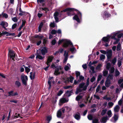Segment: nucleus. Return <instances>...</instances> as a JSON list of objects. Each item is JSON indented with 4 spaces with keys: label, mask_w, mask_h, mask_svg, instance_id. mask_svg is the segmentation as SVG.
<instances>
[{
    "label": "nucleus",
    "mask_w": 123,
    "mask_h": 123,
    "mask_svg": "<svg viewBox=\"0 0 123 123\" xmlns=\"http://www.w3.org/2000/svg\"><path fill=\"white\" fill-rule=\"evenodd\" d=\"M111 66V64L110 62L108 63L106 65V69L108 70L109 69L110 67Z\"/></svg>",
    "instance_id": "de8ad7c7"
},
{
    "label": "nucleus",
    "mask_w": 123,
    "mask_h": 123,
    "mask_svg": "<svg viewBox=\"0 0 123 123\" xmlns=\"http://www.w3.org/2000/svg\"><path fill=\"white\" fill-rule=\"evenodd\" d=\"M114 104L113 103L111 102H110L108 103V105L109 108H111L112 107Z\"/></svg>",
    "instance_id": "ea45409f"
},
{
    "label": "nucleus",
    "mask_w": 123,
    "mask_h": 123,
    "mask_svg": "<svg viewBox=\"0 0 123 123\" xmlns=\"http://www.w3.org/2000/svg\"><path fill=\"white\" fill-rule=\"evenodd\" d=\"M30 77L31 80L34 79L35 78V73H33L32 72H31L30 73Z\"/></svg>",
    "instance_id": "a878e982"
},
{
    "label": "nucleus",
    "mask_w": 123,
    "mask_h": 123,
    "mask_svg": "<svg viewBox=\"0 0 123 123\" xmlns=\"http://www.w3.org/2000/svg\"><path fill=\"white\" fill-rule=\"evenodd\" d=\"M109 118L107 116L103 117L101 120V122L102 123H105Z\"/></svg>",
    "instance_id": "f3484780"
},
{
    "label": "nucleus",
    "mask_w": 123,
    "mask_h": 123,
    "mask_svg": "<svg viewBox=\"0 0 123 123\" xmlns=\"http://www.w3.org/2000/svg\"><path fill=\"white\" fill-rule=\"evenodd\" d=\"M43 36L42 35H35L34 37L35 38H38L39 39H43Z\"/></svg>",
    "instance_id": "c85d7f7f"
},
{
    "label": "nucleus",
    "mask_w": 123,
    "mask_h": 123,
    "mask_svg": "<svg viewBox=\"0 0 123 123\" xmlns=\"http://www.w3.org/2000/svg\"><path fill=\"white\" fill-rule=\"evenodd\" d=\"M2 15L3 16V17H5L6 18H7L8 17V15L5 13H3L2 14Z\"/></svg>",
    "instance_id": "774afa93"
},
{
    "label": "nucleus",
    "mask_w": 123,
    "mask_h": 123,
    "mask_svg": "<svg viewBox=\"0 0 123 123\" xmlns=\"http://www.w3.org/2000/svg\"><path fill=\"white\" fill-rule=\"evenodd\" d=\"M102 66V64H98L96 68V70L98 71H100L101 70L100 68Z\"/></svg>",
    "instance_id": "bb28decb"
},
{
    "label": "nucleus",
    "mask_w": 123,
    "mask_h": 123,
    "mask_svg": "<svg viewBox=\"0 0 123 123\" xmlns=\"http://www.w3.org/2000/svg\"><path fill=\"white\" fill-rule=\"evenodd\" d=\"M25 21H23L22 24L19 27L18 29V30L20 31L21 30L23 26L24 25H25Z\"/></svg>",
    "instance_id": "c9c22d12"
},
{
    "label": "nucleus",
    "mask_w": 123,
    "mask_h": 123,
    "mask_svg": "<svg viewBox=\"0 0 123 123\" xmlns=\"http://www.w3.org/2000/svg\"><path fill=\"white\" fill-rule=\"evenodd\" d=\"M117 64L118 67H120L122 65V62L121 60H118L117 61Z\"/></svg>",
    "instance_id": "09e8293b"
},
{
    "label": "nucleus",
    "mask_w": 123,
    "mask_h": 123,
    "mask_svg": "<svg viewBox=\"0 0 123 123\" xmlns=\"http://www.w3.org/2000/svg\"><path fill=\"white\" fill-rule=\"evenodd\" d=\"M115 71V68L114 67H112L109 70V72L110 74H112Z\"/></svg>",
    "instance_id": "e433bc0d"
},
{
    "label": "nucleus",
    "mask_w": 123,
    "mask_h": 123,
    "mask_svg": "<svg viewBox=\"0 0 123 123\" xmlns=\"http://www.w3.org/2000/svg\"><path fill=\"white\" fill-rule=\"evenodd\" d=\"M113 78V75L112 74H110L108 76L107 79H108L110 80H112Z\"/></svg>",
    "instance_id": "a19ab883"
},
{
    "label": "nucleus",
    "mask_w": 123,
    "mask_h": 123,
    "mask_svg": "<svg viewBox=\"0 0 123 123\" xmlns=\"http://www.w3.org/2000/svg\"><path fill=\"white\" fill-rule=\"evenodd\" d=\"M21 79L23 84L25 85H27V82L28 80L27 76L26 75L21 76Z\"/></svg>",
    "instance_id": "6e6552de"
},
{
    "label": "nucleus",
    "mask_w": 123,
    "mask_h": 123,
    "mask_svg": "<svg viewBox=\"0 0 123 123\" xmlns=\"http://www.w3.org/2000/svg\"><path fill=\"white\" fill-rule=\"evenodd\" d=\"M40 10L42 9V10L45 11L46 13L47 12L49 11V9L48 8L45 7L44 8H40Z\"/></svg>",
    "instance_id": "a18cd8bd"
},
{
    "label": "nucleus",
    "mask_w": 123,
    "mask_h": 123,
    "mask_svg": "<svg viewBox=\"0 0 123 123\" xmlns=\"http://www.w3.org/2000/svg\"><path fill=\"white\" fill-rule=\"evenodd\" d=\"M62 43H63V46L65 48L68 47L69 45H71V47L70 48V50L73 54L76 52V50L70 41L66 39L59 40L58 42V44H60Z\"/></svg>",
    "instance_id": "f257e3e1"
},
{
    "label": "nucleus",
    "mask_w": 123,
    "mask_h": 123,
    "mask_svg": "<svg viewBox=\"0 0 123 123\" xmlns=\"http://www.w3.org/2000/svg\"><path fill=\"white\" fill-rule=\"evenodd\" d=\"M100 89V85H98L96 89V93H97L99 91Z\"/></svg>",
    "instance_id": "5fc2aeb1"
},
{
    "label": "nucleus",
    "mask_w": 123,
    "mask_h": 123,
    "mask_svg": "<svg viewBox=\"0 0 123 123\" xmlns=\"http://www.w3.org/2000/svg\"><path fill=\"white\" fill-rule=\"evenodd\" d=\"M63 11H62L60 13H59L57 12H56L54 13V18L56 22H58L59 18L62 16V13L63 12Z\"/></svg>",
    "instance_id": "0eeeda50"
},
{
    "label": "nucleus",
    "mask_w": 123,
    "mask_h": 123,
    "mask_svg": "<svg viewBox=\"0 0 123 123\" xmlns=\"http://www.w3.org/2000/svg\"><path fill=\"white\" fill-rule=\"evenodd\" d=\"M115 76L117 77L120 74V73L118 71L117 69H116L115 71Z\"/></svg>",
    "instance_id": "4c0bfd02"
},
{
    "label": "nucleus",
    "mask_w": 123,
    "mask_h": 123,
    "mask_svg": "<svg viewBox=\"0 0 123 123\" xmlns=\"http://www.w3.org/2000/svg\"><path fill=\"white\" fill-rule=\"evenodd\" d=\"M87 118L89 120H91L92 119L93 116L91 114H89L88 115Z\"/></svg>",
    "instance_id": "8fccbe9b"
},
{
    "label": "nucleus",
    "mask_w": 123,
    "mask_h": 123,
    "mask_svg": "<svg viewBox=\"0 0 123 123\" xmlns=\"http://www.w3.org/2000/svg\"><path fill=\"white\" fill-rule=\"evenodd\" d=\"M53 58V57L52 56H49L48 57L47 60L46 62V64L47 65H49V66H50V63L52 62Z\"/></svg>",
    "instance_id": "9b49d317"
},
{
    "label": "nucleus",
    "mask_w": 123,
    "mask_h": 123,
    "mask_svg": "<svg viewBox=\"0 0 123 123\" xmlns=\"http://www.w3.org/2000/svg\"><path fill=\"white\" fill-rule=\"evenodd\" d=\"M103 76L104 77L106 76L107 75L108 73V70H104L103 71Z\"/></svg>",
    "instance_id": "473e14b6"
},
{
    "label": "nucleus",
    "mask_w": 123,
    "mask_h": 123,
    "mask_svg": "<svg viewBox=\"0 0 123 123\" xmlns=\"http://www.w3.org/2000/svg\"><path fill=\"white\" fill-rule=\"evenodd\" d=\"M107 110L106 109L102 110L101 113V115L104 116L105 115L106 113Z\"/></svg>",
    "instance_id": "f704fd0d"
},
{
    "label": "nucleus",
    "mask_w": 123,
    "mask_h": 123,
    "mask_svg": "<svg viewBox=\"0 0 123 123\" xmlns=\"http://www.w3.org/2000/svg\"><path fill=\"white\" fill-rule=\"evenodd\" d=\"M55 25V24L54 22L51 23L50 24V26L52 27H54Z\"/></svg>",
    "instance_id": "3c124183"
},
{
    "label": "nucleus",
    "mask_w": 123,
    "mask_h": 123,
    "mask_svg": "<svg viewBox=\"0 0 123 123\" xmlns=\"http://www.w3.org/2000/svg\"><path fill=\"white\" fill-rule=\"evenodd\" d=\"M92 122L93 123H99V122L97 119H95L93 120Z\"/></svg>",
    "instance_id": "864d4df0"
},
{
    "label": "nucleus",
    "mask_w": 123,
    "mask_h": 123,
    "mask_svg": "<svg viewBox=\"0 0 123 123\" xmlns=\"http://www.w3.org/2000/svg\"><path fill=\"white\" fill-rule=\"evenodd\" d=\"M120 107L118 105H116L114 108V111L115 113H117L119 111Z\"/></svg>",
    "instance_id": "5701e85b"
},
{
    "label": "nucleus",
    "mask_w": 123,
    "mask_h": 123,
    "mask_svg": "<svg viewBox=\"0 0 123 123\" xmlns=\"http://www.w3.org/2000/svg\"><path fill=\"white\" fill-rule=\"evenodd\" d=\"M74 117L76 119L78 120H79L80 118V113H76L74 115Z\"/></svg>",
    "instance_id": "412c9836"
},
{
    "label": "nucleus",
    "mask_w": 123,
    "mask_h": 123,
    "mask_svg": "<svg viewBox=\"0 0 123 123\" xmlns=\"http://www.w3.org/2000/svg\"><path fill=\"white\" fill-rule=\"evenodd\" d=\"M62 115V112L61 111V110H59L57 112V117H60Z\"/></svg>",
    "instance_id": "c756f323"
},
{
    "label": "nucleus",
    "mask_w": 123,
    "mask_h": 123,
    "mask_svg": "<svg viewBox=\"0 0 123 123\" xmlns=\"http://www.w3.org/2000/svg\"><path fill=\"white\" fill-rule=\"evenodd\" d=\"M121 49V45L120 43H119L117 48V51H119Z\"/></svg>",
    "instance_id": "2f4dec72"
},
{
    "label": "nucleus",
    "mask_w": 123,
    "mask_h": 123,
    "mask_svg": "<svg viewBox=\"0 0 123 123\" xmlns=\"http://www.w3.org/2000/svg\"><path fill=\"white\" fill-rule=\"evenodd\" d=\"M68 98H61L60 100V105H61V103H63L66 102H67L68 101Z\"/></svg>",
    "instance_id": "4468645a"
},
{
    "label": "nucleus",
    "mask_w": 123,
    "mask_h": 123,
    "mask_svg": "<svg viewBox=\"0 0 123 123\" xmlns=\"http://www.w3.org/2000/svg\"><path fill=\"white\" fill-rule=\"evenodd\" d=\"M107 116L109 118L111 117L112 115L111 111L110 110H109L107 111Z\"/></svg>",
    "instance_id": "4be33fe9"
},
{
    "label": "nucleus",
    "mask_w": 123,
    "mask_h": 123,
    "mask_svg": "<svg viewBox=\"0 0 123 123\" xmlns=\"http://www.w3.org/2000/svg\"><path fill=\"white\" fill-rule=\"evenodd\" d=\"M105 56L104 55L101 54L100 57V60H102L103 61H104V60L105 58Z\"/></svg>",
    "instance_id": "72a5a7b5"
},
{
    "label": "nucleus",
    "mask_w": 123,
    "mask_h": 123,
    "mask_svg": "<svg viewBox=\"0 0 123 123\" xmlns=\"http://www.w3.org/2000/svg\"><path fill=\"white\" fill-rule=\"evenodd\" d=\"M79 79L78 80V82H80L82 80H83L84 79V77L80 75L79 77Z\"/></svg>",
    "instance_id": "79ce46f5"
},
{
    "label": "nucleus",
    "mask_w": 123,
    "mask_h": 123,
    "mask_svg": "<svg viewBox=\"0 0 123 123\" xmlns=\"http://www.w3.org/2000/svg\"><path fill=\"white\" fill-rule=\"evenodd\" d=\"M3 28H5V27H7L8 25V23L6 22L2 21L0 24Z\"/></svg>",
    "instance_id": "a211bd4d"
},
{
    "label": "nucleus",
    "mask_w": 123,
    "mask_h": 123,
    "mask_svg": "<svg viewBox=\"0 0 123 123\" xmlns=\"http://www.w3.org/2000/svg\"><path fill=\"white\" fill-rule=\"evenodd\" d=\"M117 61V57H115L111 61V63L113 65H115Z\"/></svg>",
    "instance_id": "b1692460"
},
{
    "label": "nucleus",
    "mask_w": 123,
    "mask_h": 123,
    "mask_svg": "<svg viewBox=\"0 0 123 123\" xmlns=\"http://www.w3.org/2000/svg\"><path fill=\"white\" fill-rule=\"evenodd\" d=\"M111 80H110L107 79L105 83V85L107 87H109L111 84Z\"/></svg>",
    "instance_id": "6ab92c4d"
},
{
    "label": "nucleus",
    "mask_w": 123,
    "mask_h": 123,
    "mask_svg": "<svg viewBox=\"0 0 123 123\" xmlns=\"http://www.w3.org/2000/svg\"><path fill=\"white\" fill-rule=\"evenodd\" d=\"M13 12V10L12 8L10 9L8 11V13L11 14V15L12 14V13Z\"/></svg>",
    "instance_id": "4d7b16f0"
},
{
    "label": "nucleus",
    "mask_w": 123,
    "mask_h": 123,
    "mask_svg": "<svg viewBox=\"0 0 123 123\" xmlns=\"http://www.w3.org/2000/svg\"><path fill=\"white\" fill-rule=\"evenodd\" d=\"M25 70L26 72L28 74L30 71V69L27 67H25Z\"/></svg>",
    "instance_id": "49530a36"
},
{
    "label": "nucleus",
    "mask_w": 123,
    "mask_h": 123,
    "mask_svg": "<svg viewBox=\"0 0 123 123\" xmlns=\"http://www.w3.org/2000/svg\"><path fill=\"white\" fill-rule=\"evenodd\" d=\"M41 52L43 55H44L47 52V50L46 47H44L42 49Z\"/></svg>",
    "instance_id": "aec40b11"
},
{
    "label": "nucleus",
    "mask_w": 123,
    "mask_h": 123,
    "mask_svg": "<svg viewBox=\"0 0 123 123\" xmlns=\"http://www.w3.org/2000/svg\"><path fill=\"white\" fill-rule=\"evenodd\" d=\"M52 119V117L51 116H49L47 117V120L48 121H49V123L51 120Z\"/></svg>",
    "instance_id": "6e6d98bb"
},
{
    "label": "nucleus",
    "mask_w": 123,
    "mask_h": 123,
    "mask_svg": "<svg viewBox=\"0 0 123 123\" xmlns=\"http://www.w3.org/2000/svg\"><path fill=\"white\" fill-rule=\"evenodd\" d=\"M51 67L52 68H56L54 72V74L56 75H57L59 74L60 73L62 68L61 66H59L57 67L56 66L55 64L53 63L51 66Z\"/></svg>",
    "instance_id": "20e7f679"
},
{
    "label": "nucleus",
    "mask_w": 123,
    "mask_h": 123,
    "mask_svg": "<svg viewBox=\"0 0 123 123\" xmlns=\"http://www.w3.org/2000/svg\"><path fill=\"white\" fill-rule=\"evenodd\" d=\"M68 51H65L64 55L65 57L64 60L63 61L64 63H65L67 62L68 57Z\"/></svg>",
    "instance_id": "9d476101"
},
{
    "label": "nucleus",
    "mask_w": 123,
    "mask_h": 123,
    "mask_svg": "<svg viewBox=\"0 0 123 123\" xmlns=\"http://www.w3.org/2000/svg\"><path fill=\"white\" fill-rule=\"evenodd\" d=\"M57 31L55 30H52L51 32V33L52 34H55L57 33Z\"/></svg>",
    "instance_id": "680f3d73"
},
{
    "label": "nucleus",
    "mask_w": 123,
    "mask_h": 123,
    "mask_svg": "<svg viewBox=\"0 0 123 123\" xmlns=\"http://www.w3.org/2000/svg\"><path fill=\"white\" fill-rule=\"evenodd\" d=\"M20 117V115L19 114L16 113L15 115L12 116V117L14 119H16Z\"/></svg>",
    "instance_id": "58836bf2"
},
{
    "label": "nucleus",
    "mask_w": 123,
    "mask_h": 123,
    "mask_svg": "<svg viewBox=\"0 0 123 123\" xmlns=\"http://www.w3.org/2000/svg\"><path fill=\"white\" fill-rule=\"evenodd\" d=\"M71 66L68 63L67 65L65 66L64 67V69L65 70L67 71L70 69Z\"/></svg>",
    "instance_id": "393cba45"
},
{
    "label": "nucleus",
    "mask_w": 123,
    "mask_h": 123,
    "mask_svg": "<svg viewBox=\"0 0 123 123\" xmlns=\"http://www.w3.org/2000/svg\"><path fill=\"white\" fill-rule=\"evenodd\" d=\"M82 98V97L80 96L79 95L77 96L76 98V99L78 101L80 99Z\"/></svg>",
    "instance_id": "e2e57ef3"
},
{
    "label": "nucleus",
    "mask_w": 123,
    "mask_h": 123,
    "mask_svg": "<svg viewBox=\"0 0 123 123\" xmlns=\"http://www.w3.org/2000/svg\"><path fill=\"white\" fill-rule=\"evenodd\" d=\"M15 84L18 87L20 86L21 85L20 82L19 81H17L15 82Z\"/></svg>",
    "instance_id": "37998d69"
},
{
    "label": "nucleus",
    "mask_w": 123,
    "mask_h": 123,
    "mask_svg": "<svg viewBox=\"0 0 123 123\" xmlns=\"http://www.w3.org/2000/svg\"><path fill=\"white\" fill-rule=\"evenodd\" d=\"M120 32V31H117L113 32L110 35H108L106 37H103L102 38L103 42L105 43H108L109 42V40L110 38L114 39L115 38H117L116 37L117 35Z\"/></svg>",
    "instance_id": "f03ea898"
},
{
    "label": "nucleus",
    "mask_w": 123,
    "mask_h": 123,
    "mask_svg": "<svg viewBox=\"0 0 123 123\" xmlns=\"http://www.w3.org/2000/svg\"><path fill=\"white\" fill-rule=\"evenodd\" d=\"M8 55L10 58H12V60H15L14 58H15V55L14 51L11 50H9Z\"/></svg>",
    "instance_id": "1a4fd4ad"
},
{
    "label": "nucleus",
    "mask_w": 123,
    "mask_h": 123,
    "mask_svg": "<svg viewBox=\"0 0 123 123\" xmlns=\"http://www.w3.org/2000/svg\"><path fill=\"white\" fill-rule=\"evenodd\" d=\"M118 118V116L116 114H114V116L111 119V121L112 122L115 123L117 120Z\"/></svg>",
    "instance_id": "ddd939ff"
},
{
    "label": "nucleus",
    "mask_w": 123,
    "mask_h": 123,
    "mask_svg": "<svg viewBox=\"0 0 123 123\" xmlns=\"http://www.w3.org/2000/svg\"><path fill=\"white\" fill-rule=\"evenodd\" d=\"M72 92L71 91H67L65 93L66 95L68 97H69L71 96Z\"/></svg>",
    "instance_id": "7c9ffc66"
},
{
    "label": "nucleus",
    "mask_w": 123,
    "mask_h": 123,
    "mask_svg": "<svg viewBox=\"0 0 123 123\" xmlns=\"http://www.w3.org/2000/svg\"><path fill=\"white\" fill-rule=\"evenodd\" d=\"M74 79V77L72 76H70L69 78V81H70V82L72 83Z\"/></svg>",
    "instance_id": "0e129e2a"
},
{
    "label": "nucleus",
    "mask_w": 123,
    "mask_h": 123,
    "mask_svg": "<svg viewBox=\"0 0 123 123\" xmlns=\"http://www.w3.org/2000/svg\"><path fill=\"white\" fill-rule=\"evenodd\" d=\"M9 96H14L16 95H18V94L17 92H15L12 91H11L10 92H8Z\"/></svg>",
    "instance_id": "dca6fc26"
},
{
    "label": "nucleus",
    "mask_w": 123,
    "mask_h": 123,
    "mask_svg": "<svg viewBox=\"0 0 123 123\" xmlns=\"http://www.w3.org/2000/svg\"><path fill=\"white\" fill-rule=\"evenodd\" d=\"M64 82L65 83L68 82L69 81V78L67 77L65 78L64 79Z\"/></svg>",
    "instance_id": "13d9d810"
},
{
    "label": "nucleus",
    "mask_w": 123,
    "mask_h": 123,
    "mask_svg": "<svg viewBox=\"0 0 123 123\" xmlns=\"http://www.w3.org/2000/svg\"><path fill=\"white\" fill-rule=\"evenodd\" d=\"M87 88L85 83H80L79 85V88H78L76 89V94H77L79 92H81L82 91H86Z\"/></svg>",
    "instance_id": "7ed1b4c3"
},
{
    "label": "nucleus",
    "mask_w": 123,
    "mask_h": 123,
    "mask_svg": "<svg viewBox=\"0 0 123 123\" xmlns=\"http://www.w3.org/2000/svg\"><path fill=\"white\" fill-rule=\"evenodd\" d=\"M63 93V91L62 90H60L57 93V95L60 96Z\"/></svg>",
    "instance_id": "bf43d9fd"
},
{
    "label": "nucleus",
    "mask_w": 123,
    "mask_h": 123,
    "mask_svg": "<svg viewBox=\"0 0 123 123\" xmlns=\"http://www.w3.org/2000/svg\"><path fill=\"white\" fill-rule=\"evenodd\" d=\"M36 58H38L40 60H42L44 58V57H43L42 56L39 55L37 54L36 56Z\"/></svg>",
    "instance_id": "c03bdc74"
},
{
    "label": "nucleus",
    "mask_w": 123,
    "mask_h": 123,
    "mask_svg": "<svg viewBox=\"0 0 123 123\" xmlns=\"http://www.w3.org/2000/svg\"><path fill=\"white\" fill-rule=\"evenodd\" d=\"M103 98L104 99H105L107 100L108 101H109L111 99V98L110 97H108L107 96H105L103 97Z\"/></svg>",
    "instance_id": "603ef678"
},
{
    "label": "nucleus",
    "mask_w": 123,
    "mask_h": 123,
    "mask_svg": "<svg viewBox=\"0 0 123 123\" xmlns=\"http://www.w3.org/2000/svg\"><path fill=\"white\" fill-rule=\"evenodd\" d=\"M112 55V52L111 50H110L107 52L106 56L107 58L109 59L111 58Z\"/></svg>",
    "instance_id": "f8f14e48"
},
{
    "label": "nucleus",
    "mask_w": 123,
    "mask_h": 123,
    "mask_svg": "<svg viewBox=\"0 0 123 123\" xmlns=\"http://www.w3.org/2000/svg\"><path fill=\"white\" fill-rule=\"evenodd\" d=\"M102 15L104 18L105 19L111 16L110 14L106 11L104 12Z\"/></svg>",
    "instance_id": "2eb2a0df"
},
{
    "label": "nucleus",
    "mask_w": 123,
    "mask_h": 123,
    "mask_svg": "<svg viewBox=\"0 0 123 123\" xmlns=\"http://www.w3.org/2000/svg\"><path fill=\"white\" fill-rule=\"evenodd\" d=\"M77 11L74 8H68L64 10L63 11L64 12L68 11V15L71 16L74 15V11Z\"/></svg>",
    "instance_id": "39448f33"
},
{
    "label": "nucleus",
    "mask_w": 123,
    "mask_h": 123,
    "mask_svg": "<svg viewBox=\"0 0 123 123\" xmlns=\"http://www.w3.org/2000/svg\"><path fill=\"white\" fill-rule=\"evenodd\" d=\"M77 12V14L75 15L73 17V19L75 20L78 23H79L80 22V20L81 19L82 15L81 13L79 11H78Z\"/></svg>",
    "instance_id": "423d86ee"
},
{
    "label": "nucleus",
    "mask_w": 123,
    "mask_h": 123,
    "mask_svg": "<svg viewBox=\"0 0 123 123\" xmlns=\"http://www.w3.org/2000/svg\"><path fill=\"white\" fill-rule=\"evenodd\" d=\"M123 79H119L118 81V83L119 85H120L121 83L123 82Z\"/></svg>",
    "instance_id": "338daca9"
},
{
    "label": "nucleus",
    "mask_w": 123,
    "mask_h": 123,
    "mask_svg": "<svg viewBox=\"0 0 123 123\" xmlns=\"http://www.w3.org/2000/svg\"><path fill=\"white\" fill-rule=\"evenodd\" d=\"M114 39L116 40V41L114 42L113 43L115 45L117 44L118 42L119 39L117 38H115Z\"/></svg>",
    "instance_id": "052dcab7"
},
{
    "label": "nucleus",
    "mask_w": 123,
    "mask_h": 123,
    "mask_svg": "<svg viewBox=\"0 0 123 123\" xmlns=\"http://www.w3.org/2000/svg\"><path fill=\"white\" fill-rule=\"evenodd\" d=\"M43 26V22H41L38 28V31L39 32H41V29Z\"/></svg>",
    "instance_id": "cd10ccee"
},
{
    "label": "nucleus",
    "mask_w": 123,
    "mask_h": 123,
    "mask_svg": "<svg viewBox=\"0 0 123 123\" xmlns=\"http://www.w3.org/2000/svg\"><path fill=\"white\" fill-rule=\"evenodd\" d=\"M102 77V75H99L98 76L97 81H99L101 79Z\"/></svg>",
    "instance_id": "69168bd1"
}]
</instances>
